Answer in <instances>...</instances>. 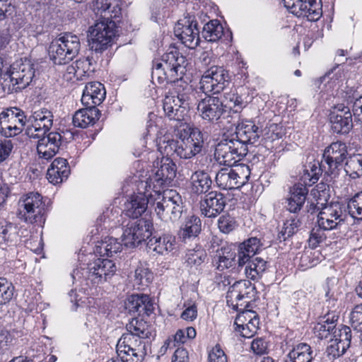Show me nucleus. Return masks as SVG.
I'll list each match as a JSON object with an SVG mask.
<instances>
[{
	"label": "nucleus",
	"mask_w": 362,
	"mask_h": 362,
	"mask_svg": "<svg viewBox=\"0 0 362 362\" xmlns=\"http://www.w3.org/2000/svg\"><path fill=\"white\" fill-rule=\"evenodd\" d=\"M187 60L175 46L170 47L160 59L153 62L151 77L158 84L175 83L178 87L174 95L171 93L165 97L163 108L165 115L177 122V125L185 122L187 100L188 95L186 89L188 84L182 81L186 73Z\"/></svg>",
	"instance_id": "nucleus-1"
},
{
	"label": "nucleus",
	"mask_w": 362,
	"mask_h": 362,
	"mask_svg": "<svg viewBox=\"0 0 362 362\" xmlns=\"http://www.w3.org/2000/svg\"><path fill=\"white\" fill-rule=\"evenodd\" d=\"M95 10L102 21L90 28V47L102 52L112 44L117 32V23L122 17V8L118 0H96Z\"/></svg>",
	"instance_id": "nucleus-2"
},
{
	"label": "nucleus",
	"mask_w": 362,
	"mask_h": 362,
	"mask_svg": "<svg viewBox=\"0 0 362 362\" xmlns=\"http://www.w3.org/2000/svg\"><path fill=\"white\" fill-rule=\"evenodd\" d=\"M155 211L160 219L168 222L179 220L185 207L181 195L174 189L153 192Z\"/></svg>",
	"instance_id": "nucleus-3"
},
{
	"label": "nucleus",
	"mask_w": 362,
	"mask_h": 362,
	"mask_svg": "<svg viewBox=\"0 0 362 362\" xmlns=\"http://www.w3.org/2000/svg\"><path fill=\"white\" fill-rule=\"evenodd\" d=\"M175 127L180 143L178 157L189 159L201 153L204 147V136L200 129L187 122H181L180 125L175 124Z\"/></svg>",
	"instance_id": "nucleus-4"
},
{
	"label": "nucleus",
	"mask_w": 362,
	"mask_h": 362,
	"mask_svg": "<svg viewBox=\"0 0 362 362\" xmlns=\"http://www.w3.org/2000/svg\"><path fill=\"white\" fill-rule=\"evenodd\" d=\"M20 214L28 223L43 226L47 219V207L41 194L30 192L23 194L20 199Z\"/></svg>",
	"instance_id": "nucleus-5"
},
{
	"label": "nucleus",
	"mask_w": 362,
	"mask_h": 362,
	"mask_svg": "<svg viewBox=\"0 0 362 362\" xmlns=\"http://www.w3.org/2000/svg\"><path fill=\"white\" fill-rule=\"evenodd\" d=\"M80 47L78 36L65 33L51 42L49 48L50 59L54 64H67L78 55Z\"/></svg>",
	"instance_id": "nucleus-6"
},
{
	"label": "nucleus",
	"mask_w": 362,
	"mask_h": 362,
	"mask_svg": "<svg viewBox=\"0 0 362 362\" xmlns=\"http://www.w3.org/2000/svg\"><path fill=\"white\" fill-rule=\"evenodd\" d=\"M147 182H136V189L125 204V215L133 219L139 218L146 211L148 204H155L153 191Z\"/></svg>",
	"instance_id": "nucleus-7"
},
{
	"label": "nucleus",
	"mask_w": 362,
	"mask_h": 362,
	"mask_svg": "<svg viewBox=\"0 0 362 362\" xmlns=\"http://www.w3.org/2000/svg\"><path fill=\"white\" fill-rule=\"evenodd\" d=\"M248 148L237 139H224L216 146L214 155L224 165L235 166L247 154Z\"/></svg>",
	"instance_id": "nucleus-8"
},
{
	"label": "nucleus",
	"mask_w": 362,
	"mask_h": 362,
	"mask_svg": "<svg viewBox=\"0 0 362 362\" xmlns=\"http://www.w3.org/2000/svg\"><path fill=\"white\" fill-rule=\"evenodd\" d=\"M250 177V168L247 165H235L230 169H221L216 176V182L223 189H239L245 185Z\"/></svg>",
	"instance_id": "nucleus-9"
},
{
	"label": "nucleus",
	"mask_w": 362,
	"mask_h": 362,
	"mask_svg": "<svg viewBox=\"0 0 362 362\" xmlns=\"http://www.w3.org/2000/svg\"><path fill=\"white\" fill-rule=\"evenodd\" d=\"M230 76L223 66H212L208 69L200 80V88L206 95L218 94L228 86Z\"/></svg>",
	"instance_id": "nucleus-10"
},
{
	"label": "nucleus",
	"mask_w": 362,
	"mask_h": 362,
	"mask_svg": "<svg viewBox=\"0 0 362 362\" xmlns=\"http://www.w3.org/2000/svg\"><path fill=\"white\" fill-rule=\"evenodd\" d=\"M153 230V222L150 219L141 218L129 221L122 234L124 244L127 247H136L151 236Z\"/></svg>",
	"instance_id": "nucleus-11"
},
{
	"label": "nucleus",
	"mask_w": 362,
	"mask_h": 362,
	"mask_svg": "<svg viewBox=\"0 0 362 362\" xmlns=\"http://www.w3.org/2000/svg\"><path fill=\"white\" fill-rule=\"evenodd\" d=\"M177 166L171 158L163 157L158 164V170L153 177H150L146 180H139L140 182H147L149 184V189L153 192H162L168 189L172 181L176 176Z\"/></svg>",
	"instance_id": "nucleus-12"
},
{
	"label": "nucleus",
	"mask_w": 362,
	"mask_h": 362,
	"mask_svg": "<svg viewBox=\"0 0 362 362\" xmlns=\"http://www.w3.org/2000/svg\"><path fill=\"white\" fill-rule=\"evenodd\" d=\"M146 344L132 335H122L117 344V354L123 362H142L146 354Z\"/></svg>",
	"instance_id": "nucleus-13"
},
{
	"label": "nucleus",
	"mask_w": 362,
	"mask_h": 362,
	"mask_svg": "<svg viewBox=\"0 0 362 362\" xmlns=\"http://www.w3.org/2000/svg\"><path fill=\"white\" fill-rule=\"evenodd\" d=\"M24 112L18 107H11L0 113V134L10 138L19 135L26 122Z\"/></svg>",
	"instance_id": "nucleus-14"
},
{
	"label": "nucleus",
	"mask_w": 362,
	"mask_h": 362,
	"mask_svg": "<svg viewBox=\"0 0 362 362\" xmlns=\"http://www.w3.org/2000/svg\"><path fill=\"white\" fill-rule=\"evenodd\" d=\"M348 151L346 143L337 141L331 143L325 148L322 154V163L326 165V174L334 177L339 174L345 160Z\"/></svg>",
	"instance_id": "nucleus-15"
},
{
	"label": "nucleus",
	"mask_w": 362,
	"mask_h": 362,
	"mask_svg": "<svg viewBox=\"0 0 362 362\" xmlns=\"http://www.w3.org/2000/svg\"><path fill=\"white\" fill-rule=\"evenodd\" d=\"M174 33L189 49H194L199 45L200 29L194 16L187 15L180 19L175 26Z\"/></svg>",
	"instance_id": "nucleus-16"
},
{
	"label": "nucleus",
	"mask_w": 362,
	"mask_h": 362,
	"mask_svg": "<svg viewBox=\"0 0 362 362\" xmlns=\"http://www.w3.org/2000/svg\"><path fill=\"white\" fill-rule=\"evenodd\" d=\"M37 152L40 158L52 159L58 152L60 147L66 143L65 132H50L37 138Z\"/></svg>",
	"instance_id": "nucleus-17"
},
{
	"label": "nucleus",
	"mask_w": 362,
	"mask_h": 362,
	"mask_svg": "<svg viewBox=\"0 0 362 362\" xmlns=\"http://www.w3.org/2000/svg\"><path fill=\"white\" fill-rule=\"evenodd\" d=\"M35 65L30 59H21L13 63L9 70V76L13 85L18 88H26L35 76Z\"/></svg>",
	"instance_id": "nucleus-18"
},
{
	"label": "nucleus",
	"mask_w": 362,
	"mask_h": 362,
	"mask_svg": "<svg viewBox=\"0 0 362 362\" xmlns=\"http://www.w3.org/2000/svg\"><path fill=\"white\" fill-rule=\"evenodd\" d=\"M226 106L217 96L206 95L197 105L200 117L210 123L216 122L226 112Z\"/></svg>",
	"instance_id": "nucleus-19"
},
{
	"label": "nucleus",
	"mask_w": 362,
	"mask_h": 362,
	"mask_svg": "<svg viewBox=\"0 0 362 362\" xmlns=\"http://www.w3.org/2000/svg\"><path fill=\"white\" fill-rule=\"evenodd\" d=\"M30 124L26 134L30 138H39L49 132L53 124V115L47 109L35 111L30 117Z\"/></svg>",
	"instance_id": "nucleus-20"
},
{
	"label": "nucleus",
	"mask_w": 362,
	"mask_h": 362,
	"mask_svg": "<svg viewBox=\"0 0 362 362\" xmlns=\"http://www.w3.org/2000/svg\"><path fill=\"white\" fill-rule=\"evenodd\" d=\"M329 121L332 131L337 134H346L353 127L352 114L348 107L342 105L332 107Z\"/></svg>",
	"instance_id": "nucleus-21"
},
{
	"label": "nucleus",
	"mask_w": 362,
	"mask_h": 362,
	"mask_svg": "<svg viewBox=\"0 0 362 362\" xmlns=\"http://www.w3.org/2000/svg\"><path fill=\"white\" fill-rule=\"evenodd\" d=\"M343 207L339 202L323 206L317 215V224L324 230H331L344 222Z\"/></svg>",
	"instance_id": "nucleus-22"
},
{
	"label": "nucleus",
	"mask_w": 362,
	"mask_h": 362,
	"mask_svg": "<svg viewBox=\"0 0 362 362\" xmlns=\"http://www.w3.org/2000/svg\"><path fill=\"white\" fill-rule=\"evenodd\" d=\"M226 204V198L223 194L211 191L200 201V211L205 217L215 218L223 211Z\"/></svg>",
	"instance_id": "nucleus-23"
},
{
	"label": "nucleus",
	"mask_w": 362,
	"mask_h": 362,
	"mask_svg": "<svg viewBox=\"0 0 362 362\" xmlns=\"http://www.w3.org/2000/svg\"><path fill=\"white\" fill-rule=\"evenodd\" d=\"M334 338L330 339V344L327 348V352L332 358L343 355L350 346L351 340V329L347 326H343L333 332Z\"/></svg>",
	"instance_id": "nucleus-24"
},
{
	"label": "nucleus",
	"mask_w": 362,
	"mask_h": 362,
	"mask_svg": "<svg viewBox=\"0 0 362 362\" xmlns=\"http://www.w3.org/2000/svg\"><path fill=\"white\" fill-rule=\"evenodd\" d=\"M89 278L98 283L105 281L116 272V266L112 260L107 258H98L88 265Z\"/></svg>",
	"instance_id": "nucleus-25"
},
{
	"label": "nucleus",
	"mask_w": 362,
	"mask_h": 362,
	"mask_svg": "<svg viewBox=\"0 0 362 362\" xmlns=\"http://www.w3.org/2000/svg\"><path fill=\"white\" fill-rule=\"evenodd\" d=\"M236 257L238 253L232 246L224 245L216 250L212 262L219 272L233 271L238 264Z\"/></svg>",
	"instance_id": "nucleus-26"
},
{
	"label": "nucleus",
	"mask_w": 362,
	"mask_h": 362,
	"mask_svg": "<svg viewBox=\"0 0 362 362\" xmlns=\"http://www.w3.org/2000/svg\"><path fill=\"white\" fill-rule=\"evenodd\" d=\"M326 169L327 167L322 160L319 161L314 159L312 161L307 162L303 165L302 173L299 175L298 183H302L305 187L313 186L318 182L322 173L329 176L326 174Z\"/></svg>",
	"instance_id": "nucleus-27"
},
{
	"label": "nucleus",
	"mask_w": 362,
	"mask_h": 362,
	"mask_svg": "<svg viewBox=\"0 0 362 362\" xmlns=\"http://www.w3.org/2000/svg\"><path fill=\"white\" fill-rule=\"evenodd\" d=\"M95 72L93 57H81L66 68L67 74L72 75L76 81H86Z\"/></svg>",
	"instance_id": "nucleus-28"
},
{
	"label": "nucleus",
	"mask_w": 362,
	"mask_h": 362,
	"mask_svg": "<svg viewBox=\"0 0 362 362\" xmlns=\"http://www.w3.org/2000/svg\"><path fill=\"white\" fill-rule=\"evenodd\" d=\"M106 91L103 83L98 81L88 83L83 91L81 103L83 106L97 107L105 100Z\"/></svg>",
	"instance_id": "nucleus-29"
},
{
	"label": "nucleus",
	"mask_w": 362,
	"mask_h": 362,
	"mask_svg": "<svg viewBox=\"0 0 362 362\" xmlns=\"http://www.w3.org/2000/svg\"><path fill=\"white\" fill-rule=\"evenodd\" d=\"M244 296H236V303L234 304L232 299H228V297L231 298L232 296H226L228 305L232 307L234 310L239 311L233 325H236L238 327H243V324L255 321V320H259L258 315L255 311L249 309V302H247L244 305L243 304H238V302L243 300Z\"/></svg>",
	"instance_id": "nucleus-30"
},
{
	"label": "nucleus",
	"mask_w": 362,
	"mask_h": 362,
	"mask_svg": "<svg viewBox=\"0 0 362 362\" xmlns=\"http://www.w3.org/2000/svg\"><path fill=\"white\" fill-rule=\"evenodd\" d=\"M155 300L151 296H129L125 308L129 313L149 316L155 309Z\"/></svg>",
	"instance_id": "nucleus-31"
},
{
	"label": "nucleus",
	"mask_w": 362,
	"mask_h": 362,
	"mask_svg": "<svg viewBox=\"0 0 362 362\" xmlns=\"http://www.w3.org/2000/svg\"><path fill=\"white\" fill-rule=\"evenodd\" d=\"M308 189L302 183H296L289 189V196L286 199V209L293 214L298 213L303 207L308 194Z\"/></svg>",
	"instance_id": "nucleus-32"
},
{
	"label": "nucleus",
	"mask_w": 362,
	"mask_h": 362,
	"mask_svg": "<svg viewBox=\"0 0 362 362\" xmlns=\"http://www.w3.org/2000/svg\"><path fill=\"white\" fill-rule=\"evenodd\" d=\"M71 173V168L66 159L55 158L47 172V178L53 185H58L66 180Z\"/></svg>",
	"instance_id": "nucleus-33"
},
{
	"label": "nucleus",
	"mask_w": 362,
	"mask_h": 362,
	"mask_svg": "<svg viewBox=\"0 0 362 362\" xmlns=\"http://www.w3.org/2000/svg\"><path fill=\"white\" fill-rule=\"evenodd\" d=\"M236 137L247 146L248 144H255L260 136V131L253 120H243L236 127Z\"/></svg>",
	"instance_id": "nucleus-34"
},
{
	"label": "nucleus",
	"mask_w": 362,
	"mask_h": 362,
	"mask_svg": "<svg viewBox=\"0 0 362 362\" xmlns=\"http://www.w3.org/2000/svg\"><path fill=\"white\" fill-rule=\"evenodd\" d=\"M228 276H224L223 279L218 282L217 287L218 291H226L227 294H252L256 291L255 286L249 280H240L235 281L233 285ZM257 293V292L255 291Z\"/></svg>",
	"instance_id": "nucleus-35"
},
{
	"label": "nucleus",
	"mask_w": 362,
	"mask_h": 362,
	"mask_svg": "<svg viewBox=\"0 0 362 362\" xmlns=\"http://www.w3.org/2000/svg\"><path fill=\"white\" fill-rule=\"evenodd\" d=\"M268 267V262L259 257H250L242 266L237 267L238 270L244 269L245 276L251 280L259 279Z\"/></svg>",
	"instance_id": "nucleus-36"
},
{
	"label": "nucleus",
	"mask_w": 362,
	"mask_h": 362,
	"mask_svg": "<svg viewBox=\"0 0 362 362\" xmlns=\"http://www.w3.org/2000/svg\"><path fill=\"white\" fill-rule=\"evenodd\" d=\"M84 107L77 110L73 116V124L76 127L87 128L93 126L100 118V112L98 107Z\"/></svg>",
	"instance_id": "nucleus-37"
},
{
	"label": "nucleus",
	"mask_w": 362,
	"mask_h": 362,
	"mask_svg": "<svg viewBox=\"0 0 362 362\" xmlns=\"http://www.w3.org/2000/svg\"><path fill=\"white\" fill-rule=\"evenodd\" d=\"M262 247L261 240L256 237L250 238L240 243L238 250V266H242L250 257H254L262 250Z\"/></svg>",
	"instance_id": "nucleus-38"
},
{
	"label": "nucleus",
	"mask_w": 362,
	"mask_h": 362,
	"mask_svg": "<svg viewBox=\"0 0 362 362\" xmlns=\"http://www.w3.org/2000/svg\"><path fill=\"white\" fill-rule=\"evenodd\" d=\"M175 245V237L170 234H163L158 238L152 237L147 243L148 247L159 255H165L173 251Z\"/></svg>",
	"instance_id": "nucleus-39"
},
{
	"label": "nucleus",
	"mask_w": 362,
	"mask_h": 362,
	"mask_svg": "<svg viewBox=\"0 0 362 362\" xmlns=\"http://www.w3.org/2000/svg\"><path fill=\"white\" fill-rule=\"evenodd\" d=\"M212 180L208 173L204 171H195L190 178L191 192L200 195L206 194L211 188Z\"/></svg>",
	"instance_id": "nucleus-40"
},
{
	"label": "nucleus",
	"mask_w": 362,
	"mask_h": 362,
	"mask_svg": "<svg viewBox=\"0 0 362 362\" xmlns=\"http://www.w3.org/2000/svg\"><path fill=\"white\" fill-rule=\"evenodd\" d=\"M313 351L310 345L305 343L297 344L288 354L285 362H312Z\"/></svg>",
	"instance_id": "nucleus-41"
},
{
	"label": "nucleus",
	"mask_w": 362,
	"mask_h": 362,
	"mask_svg": "<svg viewBox=\"0 0 362 362\" xmlns=\"http://www.w3.org/2000/svg\"><path fill=\"white\" fill-rule=\"evenodd\" d=\"M153 279V273L148 264L140 262L135 269L134 287L137 286L139 291H144Z\"/></svg>",
	"instance_id": "nucleus-42"
},
{
	"label": "nucleus",
	"mask_w": 362,
	"mask_h": 362,
	"mask_svg": "<svg viewBox=\"0 0 362 362\" xmlns=\"http://www.w3.org/2000/svg\"><path fill=\"white\" fill-rule=\"evenodd\" d=\"M122 248V244L117 238L107 237L96 245L95 252L101 257H111L120 252Z\"/></svg>",
	"instance_id": "nucleus-43"
},
{
	"label": "nucleus",
	"mask_w": 362,
	"mask_h": 362,
	"mask_svg": "<svg viewBox=\"0 0 362 362\" xmlns=\"http://www.w3.org/2000/svg\"><path fill=\"white\" fill-rule=\"evenodd\" d=\"M201 230V219L198 216L192 215L185 220V224L180 229L178 235L180 238L185 240L191 237H197L200 233Z\"/></svg>",
	"instance_id": "nucleus-44"
},
{
	"label": "nucleus",
	"mask_w": 362,
	"mask_h": 362,
	"mask_svg": "<svg viewBox=\"0 0 362 362\" xmlns=\"http://www.w3.org/2000/svg\"><path fill=\"white\" fill-rule=\"evenodd\" d=\"M127 329L128 332L122 335L129 334L136 338V339L141 340L149 338L151 336L149 326L146 322L138 319H132L127 325Z\"/></svg>",
	"instance_id": "nucleus-45"
},
{
	"label": "nucleus",
	"mask_w": 362,
	"mask_h": 362,
	"mask_svg": "<svg viewBox=\"0 0 362 362\" xmlns=\"http://www.w3.org/2000/svg\"><path fill=\"white\" fill-rule=\"evenodd\" d=\"M206 257L205 249L202 245H197L194 248L186 251L184 259L185 263L188 266L197 267L205 262Z\"/></svg>",
	"instance_id": "nucleus-46"
},
{
	"label": "nucleus",
	"mask_w": 362,
	"mask_h": 362,
	"mask_svg": "<svg viewBox=\"0 0 362 362\" xmlns=\"http://www.w3.org/2000/svg\"><path fill=\"white\" fill-rule=\"evenodd\" d=\"M202 34L206 40L216 42L223 34V28L218 20H211L203 28Z\"/></svg>",
	"instance_id": "nucleus-47"
},
{
	"label": "nucleus",
	"mask_w": 362,
	"mask_h": 362,
	"mask_svg": "<svg viewBox=\"0 0 362 362\" xmlns=\"http://www.w3.org/2000/svg\"><path fill=\"white\" fill-rule=\"evenodd\" d=\"M349 214L355 220L362 221V191L356 193L347 202Z\"/></svg>",
	"instance_id": "nucleus-48"
},
{
	"label": "nucleus",
	"mask_w": 362,
	"mask_h": 362,
	"mask_svg": "<svg viewBox=\"0 0 362 362\" xmlns=\"http://www.w3.org/2000/svg\"><path fill=\"white\" fill-rule=\"evenodd\" d=\"M345 170L349 176L356 179L362 175V156H351L346 163Z\"/></svg>",
	"instance_id": "nucleus-49"
},
{
	"label": "nucleus",
	"mask_w": 362,
	"mask_h": 362,
	"mask_svg": "<svg viewBox=\"0 0 362 362\" xmlns=\"http://www.w3.org/2000/svg\"><path fill=\"white\" fill-rule=\"evenodd\" d=\"M335 329L336 324L334 321H329L328 319L317 323L313 328L315 336L320 339H327Z\"/></svg>",
	"instance_id": "nucleus-50"
},
{
	"label": "nucleus",
	"mask_w": 362,
	"mask_h": 362,
	"mask_svg": "<svg viewBox=\"0 0 362 362\" xmlns=\"http://www.w3.org/2000/svg\"><path fill=\"white\" fill-rule=\"evenodd\" d=\"M300 225V220L296 217L287 219L284 223L283 228L279 233V238H282L284 240H286L288 238L293 236L298 232Z\"/></svg>",
	"instance_id": "nucleus-51"
},
{
	"label": "nucleus",
	"mask_w": 362,
	"mask_h": 362,
	"mask_svg": "<svg viewBox=\"0 0 362 362\" xmlns=\"http://www.w3.org/2000/svg\"><path fill=\"white\" fill-rule=\"evenodd\" d=\"M217 224L219 230L225 234H228L238 226L235 217L232 216L228 213L221 215L218 219Z\"/></svg>",
	"instance_id": "nucleus-52"
},
{
	"label": "nucleus",
	"mask_w": 362,
	"mask_h": 362,
	"mask_svg": "<svg viewBox=\"0 0 362 362\" xmlns=\"http://www.w3.org/2000/svg\"><path fill=\"white\" fill-rule=\"evenodd\" d=\"M325 230L322 227L313 228L310 233L308 239V245L311 249L317 248L320 243H322L326 239V235Z\"/></svg>",
	"instance_id": "nucleus-53"
},
{
	"label": "nucleus",
	"mask_w": 362,
	"mask_h": 362,
	"mask_svg": "<svg viewBox=\"0 0 362 362\" xmlns=\"http://www.w3.org/2000/svg\"><path fill=\"white\" fill-rule=\"evenodd\" d=\"M259 324V320H255V321L243 324V327H238L236 325H234V329L243 337L250 338L257 333Z\"/></svg>",
	"instance_id": "nucleus-54"
},
{
	"label": "nucleus",
	"mask_w": 362,
	"mask_h": 362,
	"mask_svg": "<svg viewBox=\"0 0 362 362\" xmlns=\"http://www.w3.org/2000/svg\"><path fill=\"white\" fill-rule=\"evenodd\" d=\"M226 98L233 103V107L235 108L234 110L235 112L240 111L246 103L242 93H239L237 88L232 89L229 93H226Z\"/></svg>",
	"instance_id": "nucleus-55"
},
{
	"label": "nucleus",
	"mask_w": 362,
	"mask_h": 362,
	"mask_svg": "<svg viewBox=\"0 0 362 362\" xmlns=\"http://www.w3.org/2000/svg\"><path fill=\"white\" fill-rule=\"evenodd\" d=\"M350 323L352 328L361 333L362 336V304L356 305L350 315Z\"/></svg>",
	"instance_id": "nucleus-56"
},
{
	"label": "nucleus",
	"mask_w": 362,
	"mask_h": 362,
	"mask_svg": "<svg viewBox=\"0 0 362 362\" xmlns=\"http://www.w3.org/2000/svg\"><path fill=\"white\" fill-rule=\"evenodd\" d=\"M13 228L11 223H6L5 225H0V242H4L8 246L12 245L13 238H16L15 233L12 234L11 230Z\"/></svg>",
	"instance_id": "nucleus-57"
},
{
	"label": "nucleus",
	"mask_w": 362,
	"mask_h": 362,
	"mask_svg": "<svg viewBox=\"0 0 362 362\" xmlns=\"http://www.w3.org/2000/svg\"><path fill=\"white\" fill-rule=\"evenodd\" d=\"M283 133L281 128L277 125H271L264 134L262 138V145H265L267 141H272L274 139H281Z\"/></svg>",
	"instance_id": "nucleus-58"
},
{
	"label": "nucleus",
	"mask_w": 362,
	"mask_h": 362,
	"mask_svg": "<svg viewBox=\"0 0 362 362\" xmlns=\"http://www.w3.org/2000/svg\"><path fill=\"white\" fill-rule=\"evenodd\" d=\"M208 362H228L226 355L220 346H215L209 352Z\"/></svg>",
	"instance_id": "nucleus-59"
},
{
	"label": "nucleus",
	"mask_w": 362,
	"mask_h": 362,
	"mask_svg": "<svg viewBox=\"0 0 362 362\" xmlns=\"http://www.w3.org/2000/svg\"><path fill=\"white\" fill-rule=\"evenodd\" d=\"M178 150L180 151L179 140L171 139L166 142L163 152L165 154V157L170 158L174 156L178 157Z\"/></svg>",
	"instance_id": "nucleus-60"
},
{
	"label": "nucleus",
	"mask_w": 362,
	"mask_h": 362,
	"mask_svg": "<svg viewBox=\"0 0 362 362\" xmlns=\"http://www.w3.org/2000/svg\"><path fill=\"white\" fill-rule=\"evenodd\" d=\"M178 150L180 151L179 140L171 139L166 142L163 152L165 154V157L170 158L174 156L178 157Z\"/></svg>",
	"instance_id": "nucleus-61"
},
{
	"label": "nucleus",
	"mask_w": 362,
	"mask_h": 362,
	"mask_svg": "<svg viewBox=\"0 0 362 362\" xmlns=\"http://www.w3.org/2000/svg\"><path fill=\"white\" fill-rule=\"evenodd\" d=\"M13 0H0V20L11 16L15 11Z\"/></svg>",
	"instance_id": "nucleus-62"
},
{
	"label": "nucleus",
	"mask_w": 362,
	"mask_h": 362,
	"mask_svg": "<svg viewBox=\"0 0 362 362\" xmlns=\"http://www.w3.org/2000/svg\"><path fill=\"white\" fill-rule=\"evenodd\" d=\"M250 348L254 354L262 355L267 353L268 346L264 339L257 338L252 341Z\"/></svg>",
	"instance_id": "nucleus-63"
},
{
	"label": "nucleus",
	"mask_w": 362,
	"mask_h": 362,
	"mask_svg": "<svg viewBox=\"0 0 362 362\" xmlns=\"http://www.w3.org/2000/svg\"><path fill=\"white\" fill-rule=\"evenodd\" d=\"M186 308L181 314V317L185 320L192 321L197 316V309L194 303H185Z\"/></svg>",
	"instance_id": "nucleus-64"
}]
</instances>
